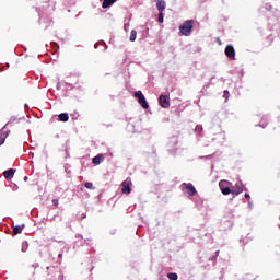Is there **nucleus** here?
Segmentation results:
<instances>
[{
  "label": "nucleus",
  "instance_id": "obj_6",
  "mask_svg": "<svg viewBox=\"0 0 280 280\" xmlns=\"http://www.w3.org/2000/svg\"><path fill=\"white\" fill-rule=\"evenodd\" d=\"M182 187H185L188 196H196V187H194V184L188 183V184H182Z\"/></svg>",
  "mask_w": 280,
  "mask_h": 280
},
{
  "label": "nucleus",
  "instance_id": "obj_8",
  "mask_svg": "<svg viewBox=\"0 0 280 280\" xmlns=\"http://www.w3.org/2000/svg\"><path fill=\"white\" fill-rule=\"evenodd\" d=\"M23 229H25V224L13 225L12 235H19V234L23 233Z\"/></svg>",
  "mask_w": 280,
  "mask_h": 280
},
{
  "label": "nucleus",
  "instance_id": "obj_15",
  "mask_svg": "<svg viewBox=\"0 0 280 280\" xmlns=\"http://www.w3.org/2000/svg\"><path fill=\"white\" fill-rule=\"evenodd\" d=\"M129 39L131 43H135V40H137V31L136 30L131 31Z\"/></svg>",
  "mask_w": 280,
  "mask_h": 280
},
{
  "label": "nucleus",
  "instance_id": "obj_9",
  "mask_svg": "<svg viewBox=\"0 0 280 280\" xmlns=\"http://www.w3.org/2000/svg\"><path fill=\"white\" fill-rule=\"evenodd\" d=\"M117 3V0H103L102 8L103 10H106V8H110V5H114Z\"/></svg>",
  "mask_w": 280,
  "mask_h": 280
},
{
  "label": "nucleus",
  "instance_id": "obj_1",
  "mask_svg": "<svg viewBox=\"0 0 280 280\" xmlns=\"http://www.w3.org/2000/svg\"><path fill=\"white\" fill-rule=\"evenodd\" d=\"M179 32L183 36H191L194 32V20H187L179 26Z\"/></svg>",
  "mask_w": 280,
  "mask_h": 280
},
{
  "label": "nucleus",
  "instance_id": "obj_7",
  "mask_svg": "<svg viewBox=\"0 0 280 280\" xmlns=\"http://www.w3.org/2000/svg\"><path fill=\"white\" fill-rule=\"evenodd\" d=\"M159 102H160V106H162V108H170V101H167V96L161 95L159 98Z\"/></svg>",
  "mask_w": 280,
  "mask_h": 280
},
{
  "label": "nucleus",
  "instance_id": "obj_12",
  "mask_svg": "<svg viewBox=\"0 0 280 280\" xmlns=\"http://www.w3.org/2000/svg\"><path fill=\"white\" fill-rule=\"evenodd\" d=\"M14 168H9V170H7V171H4L3 172V176H4V178H12V176H14Z\"/></svg>",
  "mask_w": 280,
  "mask_h": 280
},
{
  "label": "nucleus",
  "instance_id": "obj_26",
  "mask_svg": "<svg viewBox=\"0 0 280 280\" xmlns=\"http://www.w3.org/2000/svg\"><path fill=\"white\" fill-rule=\"evenodd\" d=\"M49 221H50V222H54V219H50Z\"/></svg>",
  "mask_w": 280,
  "mask_h": 280
},
{
  "label": "nucleus",
  "instance_id": "obj_13",
  "mask_svg": "<svg viewBox=\"0 0 280 280\" xmlns=\"http://www.w3.org/2000/svg\"><path fill=\"white\" fill-rule=\"evenodd\" d=\"M242 191H244V189L241 188L238 184H236L235 188L232 189V194H234V196H240Z\"/></svg>",
  "mask_w": 280,
  "mask_h": 280
},
{
  "label": "nucleus",
  "instance_id": "obj_17",
  "mask_svg": "<svg viewBox=\"0 0 280 280\" xmlns=\"http://www.w3.org/2000/svg\"><path fill=\"white\" fill-rule=\"evenodd\" d=\"M5 133L0 132V145H3V143H5Z\"/></svg>",
  "mask_w": 280,
  "mask_h": 280
},
{
  "label": "nucleus",
  "instance_id": "obj_21",
  "mask_svg": "<svg viewBox=\"0 0 280 280\" xmlns=\"http://www.w3.org/2000/svg\"><path fill=\"white\" fill-rule=\"evenodd\" d=\"M52 205H55V207H58L59 205L58 199H52Z\"/></svg>",
  "mask_w": 280,
  "mask_h": 280
},
{
  "label": "nucleus",
  "instance_id": "obj_16",
  "mask_svg": "<svg viewBox=\"0 0 280 280\" xmlns=\"http://www.w3.org/2000/svg\"><path fill=\"white\" fill-rule=\"evenodd\" d=\"M167 279H170V280H178V275L177 273H167Z\"/></svg>",
  "mask_w": 280,
  "mask_h": 280
},
{
  "label": "nucleus",
  "instance_id": "obj_23",
  "mask_svg": "<svg viewBox=\"0 0 280 280\" xmlns=\"http://www.w3.org/2000/svg\"><path fill=\"white\" fill-rule=\"evenodd\" d=\"M58 258H59V259H62V254H59V255H58Z\"/></svg>",
  "mask_w": 280,
  "mask_h": 280
},
{
  "label": "nucleus",
  "instance_id": "obj_10",
  "mask_svg": "<svg viewBox=\"0 0 280 280\" xmlns=\"http://www.w3.org/2000/svg\"><path fill=\"white\" fill-rule=\"evenodd\" d=\"M104 162V155H102V154H98V155H96V156H94L93 159H92V163L94 164V165H100L101 163H103Z\"/></svg>",
  "mask_w": 280,
  "mask_h": 280
},
{
  "label": "nucleus",
  "instance_id": "obj_2",
  "mask_svg": "<svg viewBox=\"0 0 280 280\" xmlns=\"http://www.w3.org/2000/svg\"><path fill=\"white\" fill-rule=\"evenodd\" d=\"M133 96L138 100V104H140V106H142L144 110H148L150 108V105L148 104V101L145 100L143 92L136 91Z\"/></svg>",
  "mask_w": 280,
  "mask_h": 280
},
{
  "label": "nucleus",
  "instance_id": "obj_20",
  "mask_svg": "<svg viewBox=\"0 0 280 280\" xmlns=\"http://www.w3.org/2000/svg\"><path fill=\"white\" fill-rule=\"evenodd\" d=\"M158 21L159 23H163V13H159Z\"/></svg>",
  "mask_w": 280,
  "mask_h": 280
},
{
  "label": "nucleus",
  "instance_id": "obj_3",
  "mask_svg": "<svg viewBox=\"0 0 280 280\" xmlns=\"http://www.w3.org/2000/svg\"><path fill=\"white\" fill-rule=\"evenodd\" d=\"M219 187L221 189V192L223 194V196H229V194H232L231 190V182L226 180V179H222L219 183Z\"/></svg>",
  "mask_w": 280,
  "mask_h": 280
},
{
  "label": "nucleus",
  "instance_id": "obj_11",
  "mask_svg": "<svg viewBox=\"0 0 280 280\" xmlns=\"http://www.w3.org/2000/svg\"><path fill=\"white\" fill-rule=\"evenodd\" d=\"M156 8L159 13H163V11L165 10V1L164 0H158L156 1Z\"/></svg>",
  "mask_w": 280,
  "mask_h": 280
},
{
  "label": "nucleus",
  "instance_id": "obj_22",
  "mask_svg": "<svg viewBox=\"0 0 280 280\" xmlns=\"http://www.w3.org/2000/svg\"><path fill=\"white\" fill-rule=\"evenodd\" d=\"M245 198H250V195L249 194H245Z\"/></svg>",
  "mask_w": 280,
  "mask_h": 280
},
{
  "label": "nucleus",
  "instance_id": "obj_4",
  "mask_svg": "<svg viewBox=\"0 0 280 280\" xmlns=\"http://www.w3.org/2000/svg\"><path fill=\"white\" fill-rule=\"evenodd\" d=\"M121 187L122 194H130V191H132V179L128 177L121 183Z\"/></svg>",
  "mask_w": 280,
  "mask_h": 280
},
{
  "label": "nucleus",
  "instance_id": "obj_18",
  "mask_svg": "<svg viewBox=\"0 0 280 280\" xmlns=\"http://www.w3.org/2000/svg\"><path fill=\"white\" fill-rule=\"evenodd\" d=\"M52 242H58V243H60V242H62V236H60V235H56V236H52Z\"/></svg>",
  "mask_w": 280,
  "mask_h": 280
},
{
  "label": "nucleus",
  "instance_id": "obj_5",
  "mask_svg": "<svg viewBox=\"0 0 280 280\" xmlns=\"http://www.w3.org/2000/svg\"><path fill=\"white\" fill-rule=\"evenodd\" d=\"M225 56L230 59V60H235V48H233V46L228 45L225 47Z\"/></svg>",
  "mask_w": 280,
  "mask_h": 280
},
{
  "label": "nucleus",
  "instance_id": "obj_14",
  "mask_svg": "<svg viewBox=\"0 0 280 280\" xmlns=\"http://www.w3.org/2000/svg\"><path fill=\"white\" fill-rule=\"evenodd\" d=\"M59 120L60 121H69V114H67V113L59 114Z\"/></svg>",
  "mask_w": 280,
  "mask_h": 280
},
{
  "label": "nucleus",
  "instance_id": "obj_19",
  "mask_svg": "<svg viewBox=\"0 0 280 280\" xmlns=\"http://www.w3.org/2000/svg\"><path fill=\"white\" fill-rule=\"evenodd\" d=\"M84 187H85L86 189H95V188L93 187V183H91V182H86V183L84 184Z\"/></svg>",
  "mask_w": 280,
  "mask_h": 280
},
{
  "label": "nucleus",
  "instance_id": "obj_25",
  "mask_svg": "<svg viewBox=\"0 0 280 280\" xmlns=\"http://www.w3.org/2000/svg\"><path fill=\"white\" fill-rule=\"evenodd\" d=\"M24 182L27 183V176L24 177Z\"/></svg>",
  "mask_w": 280,
  "mask_h": 280
},
{
  "label": "nucleus",
  "instance_id": "obj_24",
  "mask_svg": "<svg viewBox=\"0 0 280 280\" xmlns=\"http://www.w3.org/2000/svg\"><path fill=\"white\" fill-rule=\"evenodd\" d=\"M224 95H229V91L225 90V91H224Z\"/></svg>",
  "mask_w": 280,
  "mask_h": 280
}]
</instances>
